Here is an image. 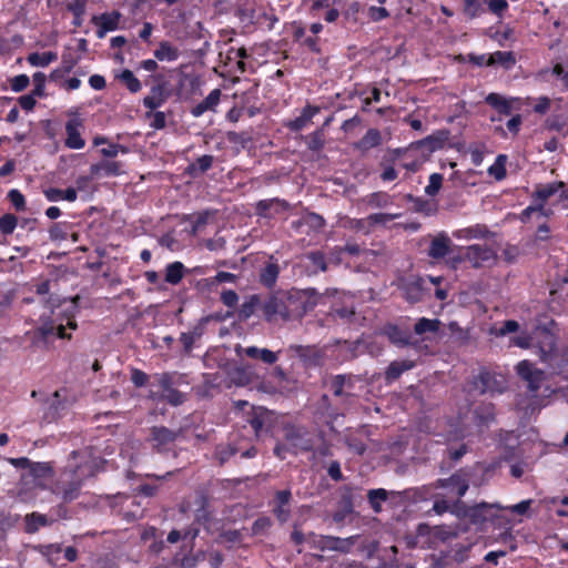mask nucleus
<instances>
[{
    "label": "nucleus",
    "instance_id": "obj_1",
    "mask_svg": "<svg viewBox=\"0 0 568 568\" xmlns=\"http://www.w3.org/2000/svg\"><path fill=\"white\" fill-rule=\"evenodd\" d=\"M318 295L315 288L285 291L288 321L298 320L313 310L316 305L315 296Z\"/></svg>",
    "mask_w": 568,
    "mask_h": 568
},
{
    "label": "nucleus",
    "instance_id": "obj_2",
    "mask_svg": "<svg viewBox=\"0 0 568 568\" xmlns=\"http://www.w3.org/2000/svg\"><path fill=\"white\" fill-rule=\"evenodd\" d=\"M83 480L75 474L63 473L52 486V493L60 497L64 503H71L80 496Z\"/></svg>",
    "mask_w": 568,
    "mask_h": 568
},
{
    "label": "nucleus",
    "instance_id": "obj_3",
    "mask_svg": "<svg viewBox=\"0 0 568 568\" xmlns=\"http://www.w3.org/2000/svg\"><path fill=\"white\" fill-rule=\"evenodd\" d=\"M517 375L527 384L530 394L536 395L547 379V373L537 368L534 363L528 359L520 361L515 366Z\"/></svg>",
    "mask_w": 568,
    "mask_h": 568
},
{
    "label": "nucleus",
    "instance_id": "obj_4",
    "mask_svg": "<svg viewBox=\"0 0 568 568\" xmlns=\"http://www.w3.org/2000/svg\"><path fill=\"white\" fill-rule=\"evenodd\" d=\"M463 516L473 525H484L498 518L497 511L504 509L499 504L480 503L474 506L463 505Z\"/></svg>",
    "mask_w": 568,
    "mask_h": 568
},
{
    "label": "nucleus",
    "instance_id": "obj_5",
    "mask_svg": "<svg viewBox=\"0 0 568 568\" xmlns=\"http://www.w3.org/2000/svg\"><path fill=\"white\" fill-rule=\"evenodd\" d=\"M382 334L398 348L413 347L415 349H420L423 347L422 342L413 337L408 327L387 324L383 327Z\"/></svg>",
    "mask_w": 568,
    "mask_h": 568
},
{
    "label": "nucleus",
    "instance_id": "obj_6",
    "mask_svg": "<svg viewBox=\"0 0 568 568\" xmlns=\"http://www.w3.org/2000/svg\"><path fill=\"white\" fill-rule=\"evenodd\" d=\"M284 438L294 454L298 450H312L314 446L313 437L305 427L294 425L285 427Z\"/></svg>",
    "mask_w": 568,
    "mask_h": 568
},
{
    "label": "nucleus",
    "instance_id": "obj_7",
    "mask_svg": "<svg viewBox=\"0 0 568 568\" xmlns=\"http://www.w3.org/2000/svg\"><path fill=\"white\" fill-rule=\"evenodd\" d=\"M182 430H173L165 426H153L150 428L148 440L151 443L153 450L165 453L171 450L172 445L181 436Z\"/></svg>",
    "mask_w": 568,
    "mask_h": 568
},
{
    "label": "nucleus",
    "instance_id": "obj_8",
    "mask_svg": "<svg viewBox=\"0 0 568 568\" xmlns=\"http://www.w3.org/2000/svg\"><path fill=\"white\" fill-rule=\"evenodd\" d=\"M464 261L474 268L490 266L497 261V253L487 245L474 244L466 247Z\"/></svg>",
    "mask_w": 568,
    "mask_h": 568
},
{
    "label": "nucleus",
    "instance_id": "obj_9",
    "mask_svg": "<svg viewBox=\"0 0 568 568\" xmlns=\"http://www.w3.org/2000/svg\"><path fill=\"white\" fill-rule=\"evenodd\" d=\"M263 317L267 322H274L277 318L288 321L285 291H278L264 300Z\"/></svg>",
    "mask_w": 568,
    "mask_h": 568
},
{
    "label": "nucleus",
    "instance_id": "obj_10",
    "mask_svg": "<svg viewBox=\"0 0 568 568\" xmlns=\"http://www.w3.org/2000/svg\"><path fill=\"white\" fill-rule=\"evenodd\" d=\"M434 488L447 489L449 495L456 496L459 499L469 488V475L464 469H459L448 478L437 479L434 483Z\"/></svg>",
    "mask_w": 568,
    "mask_h": 568
},
{
    "label": "nucleus",
    "instance_id": "obj_11",
    "mask_svg": "<svg viewBox=\"0 0 568 568\" xmlns=\"http://www.w3.org/2000/svg\"><path fill=\"white\" fill-rule=\"evenodd\" d=\"M236 454H240L241 458H253L257 455V449L254 446L242 448L239 444L235 443H222L216 445L213 457L215 460H217L219 465L222 466Z\"/></svg>",
    "mask_w": 568,
    "mask_h": 568
},
{
    "label": "nucleus",
    "instance_id": "obj_12",
    "mask_svg": "<svg viewBox=\"0 0 568 568\" xmlns=\"http://www.w3.org/2000/svg\"><path fill=\"white\" fill-rule=\"evenodd\" d=\"M450 132L447 129H442L433 132L426 138L413 142L410 144L412 149L418 150L422 153L430 154L435 151L443 150L447 142L449 141Z\"/></svg>",
    "mask_w": 568,
    "mask_h": 568
},
{
    "label": "nucleus",
    "instance_id": "obj_13",
    "mask_svg": "<svg viewBox=\"0 0 568 568\" xmlns=\"http://www.w3.org/2000/svg\"><path fill=\"white\" fill-rule=\"evenodd\" d=\"M121 18L122 13L118 10L92 16L91 23L97 27V37L103 39L108 32L118 30L120 28Z\"/></svg>",
    "mask_w": 568,
    "mask_h": 568
},
{
    "label": "nucleus",
    "instance_id": "obj_14",
    "mask_svg": "<svg viewBox=\"0 0 568 568\" xmlns=\"http://www.w3.org/2000/svg\"><path fill=\"white\" fill-rule=\"evenodd\" d=\"M291 205L287 201L273 197L261 200L255 204V215L263 219H274L276 215L284 214L290 210Z\"/></svg>",
    "mask_w": 568,
    "mask_h": 568
},
{
    "label": "nucleus",
    "instance_id": "obj_15",
    "mask_svg": "<svg viewBox=\"0 0 568 568\" xmlns=\"http://www.w3.org/2000/svg\"><path fill=\"white\" fill-rule=\"evenodd\" d=\"M534 348L541 363L546 364L548 361H552L558 351L556 336L548 331L541 332Z\"/></svg>",
    "mask_w": 568,
    "mask_h": 568
},
{
    "label": "nucleus",
    "instance_id": "obj_16",
    "mask_svg": "<svg viewBox=\"0 0 568 568\" xmlns=\"http://www.w3.org/2000/svg\"><path fill=\"white\" fill-rule=\"evenodd\" d=\"M564 186L565 183L562 181L536 184L531 199L534 203L538 204L539 212H544V206H546L548 200L558 194Z\"/></svg>",
    "mask_w": 568,
    "mask_h": 568
},
{
    "label": "nucleus",
    "instance_id": "obj_17",
    "mask_svg": "<svg viewBox=\"0 0 568 568\" xmlns=\"http://www.w3.org/2000/svg\"><path fill=\"white\" fill-rule=\"evenodd\" d=\"M291 501H292V493L290 489H283L275 493L273 499V514L276 519L284 524L291 517Z\"/></svg>",
    "mask_w": 568,
    "mask_h": 568
},
{
    "label": "nucleus",
    "instance_id": "obj_18",
    "mask_svg": "<svg viewBox=\"0 0 568 568\" xmlns=\"http://www.w3.org/2000/svg\"><path fill=\"white\" fill-rule=\"evenodd\" d=\"M473 386L476 390H478L480 394L485 393H494L503 392V387L500 386L498 379L496 378L495 374L490 373L489 371H480L477 376L474 377Z\"/></svg>",
    "mask_w": 568,
    "mask_h": 568
},
{
    "label": "nucleus",
    "instance_id": "obj_19",
    "mask_svg": "<svg viewBox=\"0 0 568 568\" xmlns=\"http://www.w3.org/2000/svg\"><path fill=\"white\" fill-rule=\"evenodd\" d=\"M354 542V537L341 538L335 536H322L317 547L321 550H333L347 554L349 552Z\"/></svg>",
    "mask_w": 568,
    "mask_h": 568
},
{
    "label": "nucleus",
    "instance_id": "obj_20",
    "mask_svg": "<svg viewBox=\"0 0 568 568\" xmlns=\"http://www.w3.org/2000/svg\"><path fill=\"white\" fill-rule=\"evenodd\" d=\"M207 322L209 317H202L190 332H183L180 335V341L183 344L185 354H190L194 343L203 336Z\"/></svg>",
    "mask_w": 568,
    "mask_h": 568
},
{
    "label": "nucleus",
    "instance_id": "obj_21",
    "mask_svg": "<svg viewBox=\"0 0 568 568\" xmlns=\"http://www.w3.org/2000/svg\"><path fill=\"white\" fill-rule=\"evenodd\" d=\"M236 353L239 355L244 354L245 356L252 359H258L265 364L272 365L278 359V353H275L267 348H258L256 346L241 347L236 348Z\"/></svg>",
    "mask_w": 568,
    "mask_h": 568
},
{
    "label": "nucleus",
    "instance_id": "obj_22",
    "mask_svg": "<svg viewBox=\"0 0 568 568\" xmlns=\"http://www.w3.org/2000/svg\"><path fill=\"white\" fill-rule=\"evenodd\" d=\"M458 240H481L494 235L485 224H475L464 229H459L453 233Z\"/></svg>",
    "mask_w": 568,
    "mask_h": 568
},
{
    "label": "nucleus",
    "instance_id": "obj_23",
    "mask_svg": "<svg viewBox=\"0 0 568 568\" xmlns=\"http://www.w3.org/2000/svg\"><path fill=\"white\" fill-rule=\"evenodd\" d=\"M550 375L561 376L568 381V351L556 352L552 361H548L546 364Z\"/></svg>",
    "mask_w": 568,
    "mask_h": 568
},
{
    "label": "nucleus",
    "instance_id": "obj_24",
    "mask_svg": "<svg viewBox=\"0 0 568 568\" xmlns=\"http://www.w3.org/2000/svg\"><path fill=\"white\" fill-rule=\"evenodd\" d=\"M354 513L353 495L351 489H345L338 501V508L332 515L333 520L336 524L343 523L347 516Z\"/></svg>",
    "mask_w": 568,
    "mask_h": 568
},
{
    "label": "nucleus",
    "instance_id": "obj_25",
    "mask_svg": "<svg viewBox=\"0 0 568 568\" xmlns=\"http://www.w3.org/2000/svg\"><path fill=\"white\" fill-rule=\"evenodd\" d=\"M221 94L222 93L220 89L212 90L204 100L191 109V114L195 118H199L206 111H215V108L220 102Z\"/></svg>",
    "mask_w": 568,
    "mask_h": 568
},
{
    "label": "nucleus",
    "instance_id": "obj_26",
    "mask_svg": "<svg viewBox=\"0 0 568 568\" xmlns=\"http://www.w3.org/2000/svg\"><path fill=\"white\" fill-rule=\"evenodd\" d=\"M166 98L165 83L162 82L151 88L150 94L143 99V105L150 110H155L166 101Z\"/></svg>",
    "mask_w": 568,
    "mask_h": 568
},
{
    "label": "nucleus",
    "instance_id": "obj_27",
    "mask_svg": "<svg viewBox=\"0 0 568 568\" xmlns=\"http://www.w3.org/2000/svg\"><path fill=\"white\" fill-rule=\"evenodd\" d=\"M79 126H80V122H78L75 120H70L65 124V132H67L65 145L69 149L80 150L85 144L84 140L81 138Z\"/></svg>",
    "mask_w": 568,
    "mask_h": 568
},
{
    "label": "nucleus",
    "instance_id": "obj_28",
    "mask_svg": "<svg viewBox=\"0 0 568 568\" xmlns=\"http://www.w3.org/2000/svg\"><path fill=\"white\" fill-rule=\"evenodd\" d=\"M449 247L450 239L446 234H439L433 239L428 248V255L435 260L443 258L449 253Z\"/></svg>",
    "mask_w": 568,
    "mask_h": 568
},
{
    "label": "nucleus",
    "instance_id": "obj_29",
    "mask_svg": "<svg viewBox=\"0 0 568 568\" xmlns=\"http://www.w3.org/2000/svg\"><path fill=\"white\" fill-rule=\"evenodd\" d=\"M344 385V375H335L329 381V389L335 397L341 399V403L344 405L345 409L346 406L353 403V400Z\"/></svg>",
    "mask_w": 568,
    "mask_h": 568
},
{
    "label": "nucleus",
    "instance_id": "obj_30",
    "mask_svg": "<svg viewBox=\"0 0 568 568\" xmlns=\"http://www.w3.org/2000/svg\"><path fill=\"white\" fill-rule=\"evenodd\" d=\"M263 302L261 296L257 294L250 295L239 308V318L241 321L248 320L257 308L263 311Z\"/></svg>",
    "mask_w": 568,
    "mask_h": 568
},
{
    "label": "nucleus",
    "instance_id": "obj_31",
    "mask_svg": "<svg viewBox=\"0 0 568 568\" xmlns=\"http://www.w3.org/2000/svg\"><path fill=\"white\" fill-rule=\"evenodd\" d=\"M485 102L503 115L511 114V100L506 99L499 93L491 92L485 98Z\"/></svg>",
    "mask_w": 568,
    "mask_h": 568
},
{
    "label": "nucleus",
    "instance_id": "obj_32",
    "mask_svg": "<svg viewBox=\"0 0 568 568\" xmlns=\"http://www.w3.org/2000/svg\"><path fill=\"white\" fill-rule=\"evenodd\" d=\"M320 111V108L317 106H313V105H306L302 112H301V115H298L297 118H295L294 120H292L290 123H288V129L292 130V131H301L302 129H304L310 122L311 120L313 119V116L315 114H317Z\"/></svg>",
    "mask_w": 568,
    "mask_h": 568
},
{
    "label": "nucleus",
    "instance_id": "obj_33",
    "mask_svg": "<svg viewBox=\"0 0 568 568\" xmlns=\"http://www.w3.org/2000/svg\"><path fill=\"white\" fill-rule=\"evenodd\" d=\"M382 134L377 129H368L364 136L355 143V149L361 152H367L368 150L381 145Z\"/></svg>",
    "mask_w": 568,
    "mask_h": 568
},
{
    "label": "nucleus",
    "instance_id": "obj_34",
    "mask_svg": "<svg viewBox=\"0 0 568 568\" xmlns=\"http://www.w3.org/2000/svg\"><path fill=\"white\" fill-rule=\"evenodd\" d=\"M213 162H214L213 155L204 154L187 165L186 173L193 178H197L201 174L209 171L212 168Z\"/></svg>",
    "mask_w": 568,
    "mask_h": 568
},
{
    "label": "nucleus",
    "instance_id": "obj_35",
    "mask_svg": "<svg viewBox=\"0 0 568 568\" xmlns=\"http://www.w3.org/2000/svg\"><path fill=\"white\" fill-rule=\"evenodd\" d=\"M414 366L415 363L408 359L392 362L385 372L386 382L392 383L396 381L404 372L412 369Z\"/></svg>",
    "mask_w": 568,
    "mask_h": 568
},
{
    "label": "nucleus",
    "instance_id": "obj_36",
    "mask_svg": "<svg viewBox=\"0 0 568 568\" xmlns=\"http://www.w3.org/2000/svg\"><path fill=\"white\" fill-rule=\"evenodd\" d=\"M51 284H52V282L50 280H44L34 285V291L38 295H41V296L49 295L44 300V305H45V307L53 311V308H55L60 305L61 300L58 296L50 294Z\"/></svg>",
    "mask_w": 568,
    "mask_h": 568
},
{
    "label": "nucleus",
    "instance_id": "obj_37",
    "mask_svg": "<svg viewBox=\"0 0 568 568\" xmlns=\"http://www.w3.org/2000/svg\"><path fill=\"white\" fill-rule=\"evenodd\" d=\"M44 196L50 202H58L60 200H67L69 202H74L78 197L77 190L73 187H68L67 190H60L57 187H49L44 190Z\"/></svg>",
    "mask_w": 568,
    "mask_h": 568
},
{
    "label": "nucleus",
    "instance_id": "obj_38",
    "mask_svg": "<svg viewBox=\"0 0 568 568\" xmlns=\"http://www.w3.org/2000/svg\"><path fill=\"white\" fill-rule=\"evenodd\" d=\"M154 57L159 61H175L180 57L179 49L169 41H161L154 51Z\"/></svg>",
    "mask_w": 568,
    "mask_h": 568
},
{
    "label": "nucleus",
    "instance_id": "obj_39",
    "mask_svg": "<svg viewBox=\"0 0 568 568\" xmlns=\"http://www.w3.org/2000/svg\"><path fill=\"white\" fill-rule=\"evenodd\" d=\"M28 475L31 476L34 480L50 478L53 475V467L51 463L31 462L28 469Z\"/></svg>",
    "mask_w": 568,
    "mask_h": 568
},
{
    "label": "nucleus",
    "instance_id": "obj_40",
    "mask_svg": "<svg viewBox=\"0 0 568 568\" xmlns=\"http://www.w3.org/2000/svg\"><path fill=\"white\" fill-rule=\"evenodd\" d=\"M250 425L256 436H260L262 433L270 432L272 427L271 416L266 410L257 413L250 419Z\"/></svg>",
    "mask_w": 568,
    "mask_h": 568
},
{
    "label": "nucleus",
    "instance_id": "obj_41",
    "mask_svg": "<svg viewBox=\"0 0 568 568\" xmlns=\"http://www.w3.org/2000/svg\"><path fill=\"white\" fill-rule=\"evenodd\" d=\"M440 321L438 318H419L414 325V333L416 335H425L426 333L436 334L439 332Z\"/></svg>",
    "mask_w": 568,
    "mask_h": 568
},
{
    "label": "nucleus",
    "instance_id": "obj_42",
    "mask_svg": "<svg viewBox=\"0 0 568 568\" xmlns=\"http://www.w3.org/2000/svg\"><path fill=\"white\" fill-rule=\"evenodd\" d=\"M294 354L307 364H316L320 359L318 351L315 346L292 345Z\"/></svg>",
    "mask_w": 568,
    "mask_h": 568
},
{
    "label": "nucleus",
    "instance_id": "obj_43",
    "mask_svg": "<svg viewBox=\"0 0 568 568\" xmlns=\"http://www.w3.org/2000/svg\"><path fill=\"white\" fill-rule=\"evenodd\" d=\"M185 267L181 262H173L165 267V282L171 285L179 284L184 276Z\"/></svg>",
    "mask_w": 568,
    "mask_h": 568
},
{
    "label": "nucleus",
    "instance_id": "obj_44",
    "mask_svg": "<svg viewBox=\"0 0 568 568\" xmlns=\"http://www.w3.org/2000/svg\"><path fill=\"white\" fill-rule=\"evenodd\" d=\"M298 224L307 226L313 232H320L325 225V220L317 213L307 212L301 216Z\"/></svg>",
    "mask_w": 568,
    "mask_h": 568
},
{
    "label": "nucleus",
    "instance_id": "obj_45",
    "mask_svg": "<svg viewBox=\"0 0 568 568\" xmlns=\"http://www.w3.org/2000/svg\"><path fill=\"white\" fill-rule=\"evenodd\" d=\"M388 498V493L384 488L369 489L367 491V500L374 510V513L378 514L382 511V503L386 501Z\"/></svg>",
    "mask_w": 568,
    "mask_h": 568
},
{
    "label": "nucleus",
    "instance_id": "obj_46",
    "mask_svg": "<svg viewBox=\"0 0 568 568\" xmlns=\"http://www.w3.org/2000/svg\"><path fill=\"white\" fill-rule=\"evenodd\" d=\"M491 65L499 64L506 70L516 64V57L511 51H496L490 54Z\"/></svg>",
    "mask_w": 568,
    "mask_h": 568
},
{
    "label": "nucleus",
    "instance_id": "obj_47",
    "mask_svg": "<svg viewBox=\"0 0 568 568\" xmlns=\"http://www.w3.org/2000/svg\"><path fill=\"white\" fill-rule=\"evenodd\" d=\"M278 273V265L270 263L262 268L260 273V282L266 287H272L276 283Z\"/></svg>",
    "mask_w": 568,
    "mask_h": 568
},
{
    "label": "nucleus",
    "instance_id": "obj_48",
    "mask_svg": "<svg viewBox=\"0 0 568 568\" xmlns=\"http://www.w3.org/2000/svg\"><path fill=\"white\" fill-rule=\"evenodd\" d=\"M48 525V518L45 515L39 513H32L26 516V532L34 534L40 527Z\"/></svg>",
    "mask_w": 568,
    "mask_h": 568
},
{
    "label": "nucleus",
    "instance_id": "obj_49",
    "mask_svg": "<svg viewBox=\"0 0 568 568\" xmlns=\"http://www.w3.org/2000/svg\"><path fill=\"white\" fill-rule=\"evenodd\" d=\"M119 81L126 87V89L131 93H136L141 90L142 85L140 80L134 75V73L129 70L124 69L119 75Z\"/></svg>",
    "mask_w": 568,
    "mask_h": 568
},
{
    "label": "nucleus",
    "instance_id": "obj_50",
    "mask_svg": "<svg viewBox=\"0 0 568 568\" xmlns=\"http://www.w3.org/2000/svg\"><path fill=\"white\" fill-rule=\"evenodd\" d=\"M58 59V55L57 53L54 52H43V53H39V52H33L31 54L28 55L27 60L28 62L33 65V67H47L49 65L51 62L55 61Z\"/></svg>",
    "mask_w": 568,
    "mask_h": 568
},
{
    "label": "nucleus",
    "instance_id": "obj_51",
    "mask_svg": "<svg viewBox=\"0 0 568 568\" xmlns=\"http://www.w3.org/2000/svg\"><path fill=\"white\" fill-rule=\"evenodd\" d=\"M404 293L407 301L412 303L419 302L423 298V286L420 281H414L410 283L405 284L404 286Z\"/></svg>",
    "mask_w": 568,
    "mask_h": 568
},
{
    "label": "nucleus",
    "instance_id": "obj_52",
    "mask_svg": "<svg viewBox=\"0 0 568 568\" xmlns=\"http://www.w3.org/2000/svg\"><path fill=\"white\" fill-rule=\"evenodd\" d=\"M307 148L313 152H320L325 145V134L323 129L316 130L306 136Z\"/></svg>",
    "mask_w": 568,
    "mask_h": 568
},
{
    "label": "nucleus",
    "instance_id": "obj_53",
    "mask_svg": "<svg viewBox=\"0 0 568 568\" xmlns=\"http://www.w3.org/2000/svg\"><path fill=\"white\" fill-rule=\"evenodd\" d=\"M366 202L372 207H386L393 203V199L385 192H374L367 196Z\"/></svg>",
    "mask_w": 568,
    "mask_h": 568
},
{
    "label": "nucleus",
    "instance_id": "obj_54",
    "mask_svg": "<svg viewBox=\"0 0 568 568\" xmlns=\"http://www.w3.org/2000/svg\"><path fill=\"white\" fill-rule=\"evenodd\" d=\"M507 156L505 154H499L496 158L495 163L488 169L490 175H493L497 181L505 179L506 176V163Z\"/></svg>",
    "mask_w": 568,
    "mask_h": 568
},
{
    "label": "nucleus",
    "instance_id": "obj_55",
    "mask_svg": "<svg viewBox=\"0 0 568 568\" xmlns=\"http://www.w3.org/2000/svg\"><path fill=\"white\" fill-rule=\"evenodd\" d=\"M18 224V217L14 214L7 213L0 217V232L3 235H10L13 233Z\"/></svg>",
    "mask_w": 568,
    "mask_h": 568
},
{
    "label": "nucleus",
    "instance_id": "obj_56",
    "mask_svg": "<svg viewBox=\"0 0 568 568\" xmlns=\"http://www.w3.org/2000/svg\"><path fill=\"white\" fill-rule=\"evenodd\" d=\"M99 170H103L105 175H118L121 172V164L115 161L103 162L99 165H92L91 172H98Z\"/></svg>",
    "mask_w": 568,
    "mask_h": 568
},
{
    "label": "nucleus",
    "instance_id": "obj_57",
    "mask_svg": "<svg viewBox=\"0 0 568 568\" xmlns=\"http://www.w3.org/2000/svg\"><path fill=\"white\" fill-rule=\"evenodd\" d=\"M470 546L469 545H456L449 554V558L457 562L462 564L467 560L468 552H469Z\"/></svg>",
    "mask_w": 568,
    "mask_h": 568
},
{
    "label": "nucleus",
    "instance_id": "obj_58",
    "mask_svg": "<svg viewBox=\"0 0 568 568\" xmlns=\"http://www.w3.org/2000/svg\"><path fill=\"white\" fill-rule=\"evenodd\" d=\"M443 175L439 174V173H433L430 174L429 176V183L428 185L425 187V193L428 195V196H435L440 187H442V184H443Z\"/></svg>",
    "mask_w": 568,
    "mask_h": 568
},
{
    "label": "nucleus",
    "instance_id": "obj_59",
    "mask_svg": "<svg viewBox=\"0 0 568 568\" xmlns=\"http://www.w3.org/2000/svg\"><path fill=\"white\" fill-rule=\"evenodd\" d=\"M49 236L52 241L67 240L68 233L65 230V223H53L49 229Z\"/></svg>",
    "mask_w": 568,
    "mask_h": 568
},
{
    "label": "nucleus",
    "instance_id": "obj_60",
    "mask_svg": "<svg viewBox=\"0 0 568 568\" xmlns=\"http://www.w3.org/2000/svg\"><path fill=\"white\" fill-rule=\"evenodd\" d=\"M8 199L17 211L26 210V199L19 190H10L8 192Z\"/></svg>",
    "mask_w": 568,
    "mask_h": 568
},
{
    "label": "nucleus",
    "instance_id": "obj_61",
    "mask_svg": "<svg viewBox=\"0 0 568 568\" xmlns=\"http://www.w3.org/2000/svg\"><path fill=\"white\" fill-rule=\"evenodd\" d=\"M45 80H47V77L42 72H36L32 75V81L34 84V89L32 90V93L39 98L44 97Z\"/></svg>",
    "mask_w": 568,
    "mask_h": 568
},
{
    "label": "nucleus",
    "instance_id": "obj_62",
    "mask_svg": "<svg viewBox=\"0 0 568 568\" xmlns=\"http://www.w3.org/2000/svg\"><path fill=\"white\" fill-rule=\"evenodd\" d=\"M399 213H375L367 216V221L371 224H386L395 219L399 217Z\"/></svg>",
    "mask_w": 568,
    "mask_h": 568
},
{
    "label": "nucleus",
    "instance_id": "obj_63",
    "mask_svg": "<svg viewBox=\"0 0 568 568\" xmlns=\"http://www.w3.org/2000/svg\"><path fill=\"white\" fill-rule=\"evenodd\" d=\"M519 329V324L515 320L505 321L499 328L494 331L496 336H505Z\"/></svg>",
    "mask_w": 568,
    "mask_h": 568
},
{
    "label": "nucleus",
    "instance_id": "obj_64",
    "mask_svg": "<svg viewBox=\"0 0 568 568\" xmlns=\"http://www.w3.org/2000/svg\"><path fill=\"white\" fill-rule=\"evenodd\" d=\"M163 397L169 404L173 406L181 405L185 400V396L175 388H170L168 392L163 394Z\"/></svg>",
    "mask_w": 568,
    "mask_h": 568
}]
</instances>
